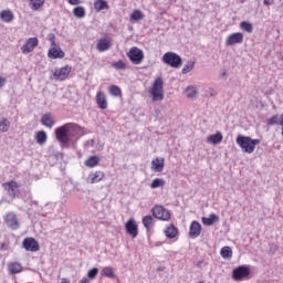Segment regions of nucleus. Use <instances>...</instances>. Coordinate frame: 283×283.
I'll return each mask as SVG.
<instances>
[{"label": "nucleus", "instance_id": "nucleus-17", "mask_svg": "<svg viewBox=\"0 0 283 283\" xmlns=\"http://www.w3.org/2000/svg\"><path fill=\"white\" fill-rule=\"evenodd\" d=\"M95 98L99 109H107V95H105V92L103 91L97 92Z\"/></svg>", "mask_w": 283, "mask_h": 283}, {"label": "nucleus", "instance_id": "nucleus-12", "mask_svg": "<svg viewBox=\"0 0 283 283\" xmlns=\"http://www.w3.org/2000/svg\"><path fill=\"white\" fill-rule=\"evenodd\" d=\"M243 41H244V34L237 32V33H232L227 36L226 45H228V46L238 45L240 43H243Z\"/></svg>", "mask_w": 283, "mask_h": 283}, {"label": "nucleus", "instance_id": "nucleus-38", "mask_svg": "<svg viewBox=\"0 0 283 283\" xmlns=\"http://www.w3.org/2000/svg\"><path fill=\"white\" fill-rule=\"evenodd\" d=\"M144 15L143 11L140 10H134L133 13L130 14V21H143Z\"/></svg>", "mask_w": 283, "mask_h": 283}, {"label": "nucleus", "instance_id": "nucleus-34", "mask_svg": "<svg viewBox=\"0 0 283 283\" xmlns=\"http://www.w3.org/2000/svg\"><path fill=\"white\" fill-rule=\"evenodd\" d=\"M102 275H104V277H111V279L116 277V274L114 273V268L112 266L103 268Z\"/></svg>", "mask_w": 283, "mask_h": 283}, {"label": "nucleus", "instance_id": "nucleus-44", "mask_svg": "<svg viewBox=\"0 0 283 283\" xmlns=\"http://www.w3.org/2000/svg\"><path fill=\"white\" fill-rule=\"evenodd\" d=\"M193 70V62H188L184 67H182V74H189Z\"/></svg>", "mask_w": 283, "mask_h": 283}, {"label": "nucleus", "instance_id": "nucleus-13", "mask_svg": "<svg viewBox=\"0 0 283 283\" xmlns=\"http://www.w3.org/2000/svg\"><path fill=\"white\" fill-rule=\"evenodd\" d=\"M22 247L25 251L36 252L39 251V242L34 238H25L22 241Z\"/></svg>", "mask_w": 283, "mask_h": 283}, {"label": "nucleus", "instance_id": "nucleus-14", "mask_svg": "<svg viewBox=\"0 0 283 283\" xmlns=\"http://www.w3.org/2000/svg\"><path fill=\"white\" fill-rule=\"evenodd\" d=\"M125 229H126L127 233L129 235H132L133 238H137L138 237V226L136 224V221L134 219H129L126 222Z\"/></svg>", "mask_w": 283, "mask_h": 283}, {"label": "nucleus", "instance_id": "nucleus-18", "mask_svg": "<svg viewBox=\"0 0 283 283\" xmlns=\"http://www.w3.org/2000/svg\"><path fill=\"white\" fill-rule=\"evenodd\" d=\"M98 52H107L112 48V40L109 38L101 39L96 45Z\"/></svg>", "mask_w": 283, "mask_h": 283}, {"label": "nucleus", "instance_id": "nucleus-46", "mask_svg": "<svg viewBox=\"0 0 283 283\" xmlns=\"http://www.w3.org/2000/svg\"><path fill=\"white\" fill-rule=\"evenodd\" d=\"M71 6H78L81 3L80 0H67Z\"/></svg>", "mask_w": 283, "mask_h": 283}, {"label": "nucleus", "instance_id": "nucleus-49", "mask_svg": "<svg viewBox=\"0 0 283 283\" xmlns=\"http://www.w3.org/2000/svg\"><path fill=\"white\" fill-rule=\"evenodd\" d=\"M80 283H90L87 277H83Z\"/></svg>", "mask_w": 283, "mask_h": 283}, {"label": "nucleus", "instance_id": "nucleus-40", "mask_svg": "<svg viewBox=\"0 0 283 283\" xmlns=\"http://www.w3.org/2000/svg\"><path fill=\"white\" fill-rule=\"evenodd\" d=\"M186 96L188 98H196V96H198V92L196 91V87L193 86H188L186 88Z\"/></svg>", "mask_w": 283, "mask_h": 283}, {"label": "nucleus", "instance_id": "nucleus-35", "mask_svg": "<svg viewBox=\"0 0 283 283\" xmlns=\"http://www.w3.org/2000/svg\"><path fill=\"white\" fill-rule=\"evenodd\" d=\"M45 0H30L31 10H40L44 6Z\"/></svg>", "mask_w": 283, "mask_h": 283}, {"label": "nucleus", "instance_id": "nucleus-26", "mask_svg": "<svg viewBox=\"0 0 283 283\" xmlns=\"http://www.w3.org/2000/svg\"><path fill=\"white\" fill-rule=\"evenodd\" d=\"M65 53L61 49L52 48L49 50V59H63Z\"/></svg>", "mask_w": 283, "mask_h": 283}, {"label": "nucleus", "instance_id": "nucleus-27", "mask_svg": "<svg viewBox=\"0 0 283 283\" xmlns=\"http://www.w3.org/2000/svg\"><path fill=\"white\" fill-rule=\"evenodd\" d=\"M165 235L166 238L174 240V238L178 235V229L174 224H170L166 228Z\"/></svg>", "mask_w": 283, "mask_h": 283}, {"label": "nucleus", "instance_id": "nucleus-29", "mask_svg": "<svg viewBox=\"0 0 283 283\" xmlns=\"http://www.w3.org/2000/svg\"><path fill=\"white\" fill-rule=\"evenodd\" d=\"M220 255H221V258H223V260H229V259L233 258V250H231V247L226 245V247L221 248Z\"/></svg>", "mask_w": 283, "mask_h": 283}, {"label": "nucleus", "instance_id": "nucleus-6", "mask_svg": "<svg viewBox=\"0 0 283 283\" xmlns=\"http://www.w3.org/2000/svg\"><path fill=\"white\" fill-rule=\"evenodd\" d=\"M127 56L134 65H140V63H143V59H145V53H143V50L137 46H133L127 53Z\"/></svg>", "mask_w": 283, "mask_h": 283}, {"label": "nucleus", "instance_id": "nucleus-37", "mask_svg": "<svg viewBox=\"0 0 283 283\" xmlns=\"http://www.w3.org/2000/svg\"><path fill=\"white\" fill-rule=\"evenodd\" d=\"M240 28L243 30V32H248L249 34L253 32V24H251V22L243 21L240 23Z\"/></svg>", "mask_w": 283, "mask_h": 283}, {"label": "nucleus", "instance_id": "nucleus-25", "mask_svg": "<svg viewBox=\"0 0 283 283\" xmlns=\"http://www.w3.org/2000/svg\"><path fill=\"white\" fill-rule=\"evenodd\" d=\"M8 271L12 275H17V273H21V271H23V266L21 265V263L13 262L8 265Z\"/></svg>", "mask_w": 283, "mask_h": 283}, {"label": "nucleus", "instance_id": "nucleus-7", "mask_svg": "<svg viewBox=\"0 0 283 283\" xmlns=\"http://www.w3.org/2000/svg\"><path fill=\"white\" fill-rule=\"evenodd\" d=\"M19 187H21V185L14 180L2 184V188L8 192L9 198H17V196H19Z\"/></svg>", "mask_w": 283, "mask_h": 283}, {"label": "nucleus", "instance_id": "nucleus-48", "mask_svg": "<svg viewBox=\"0 0 283 283\" xmlns=\"http://www.w3.org/2000/svg\"><path fill=\"white\" fill-rule=\"evenodd\" d=\"M263 4L264 6H273V0H264Z\"/></svg>", "mask_w": 283, "mask_h": 283}, {"label": "nucleus", "instance_id": "nucleus-41", "mask_svg": "<svg viewBox=\"0 0 283 283\" xmlns=\"http://www.w3.org/2000/svg\"><path fill=\"white\" fill-rule=\"evenodd\" d=\"M158 187H165V181L160 178L154 179L150 184L151 189H158Z\"/></svg>", "mask_w": 283, "mask_h": 283}, {"label": "nucleus", "instance_id": "nucleus-50", "mask_svg": "<svg viewBox=\"0 0 283 283\" xmlns=\"http://www.w3.org/2000/svg\"><path fill=\"white\" fill-rule=\"evenodd\" d=\"M223 76H227V72L223 73Z\"/></svg>", "mask_w": 283, "mask_h": 283}, {"label": "nucleus", "instance_id": "nucleus-15", "mask_svg": "<svg viewBox=\"0 0 283 283\" xmlns=\"http://www.w3.org/2000/svg\"><path fill=\"white\" fill-rule=\"evenodd\" d=\"M200 233H202V226L198 221H192L189 230L190 238L196 239Z\"/></svg>", "mask_w": 283, "mask_h": 283}, {"label": "nucleus", "instance_id": "nucleus-32", "mask_svg": "<svg viewBox=\"0 0 283 283\" xmlns=\"http://www.w3.org/2000/svg\"><path fill=\"white\" fill-rule=\"evenodd\" d=\"M108 94H111V96H114L115 98H118L123 96V91H120V87L116 85H111L108 87Z\"/></svg>", "mask_w": 283, "mask_h": 283}, {"label": "nucleus", "instance_id": "nucleus-22", "mask_svg": "<svg viewBox=\"0 0 283 283\" xmlns=\"http://www.w3.org/2000/svg\"><path fill=\"white\" fill-rule=\"evenodd\" d=\"M142 223L147 229V231H151V229L155 227V220L154 217L150 214L143 217Z\"/></svg>", "mask_w": 283, "mask_h": 283}, {"label": "nucleus", "instance_id": "nucleus-9", "mask_svg": "<svg viewBox=\"0 0 283 283\" xmlns=\"http://www.w3.org/2000/svg\"><path fill=\"white\" fill-rule=\"evenodd\" d=\"M251 275V270L247 265H240L232 271V277L237 282L244 280V277H249Z\"/></svg>", "mask_w": 283, "mask_h": 283}, {"label": "nucleus", "instance_id": "nucleus-23", "mask_svg": "<svg viewBox=\"0 0 283 283\" xmlns=\"http://www.w3.org/2000/svg\"><path fill=\"white\" fill-rule=\"evenodd\" d=\"M0 18L4 23H12L14 21V13L10 10H3L0 12Z\"/></svg>", "mask_w": 283, "mask_h": 283}, {"label": "nucleus", "instance_id": "nucleus-47", "mask_svg": "<svg viewBox=\"0 0 283 283\" xmlns=\"http://www.w3.org/2000/svg\"><path fill=\"white\" fill-rule=\"evenodd\" d=\"M49 39H50L52 45H55V41H54L55 36H54V34L51 33V34L49 35Z\"/></svg>", "mask_w": 283, "mask_h": 283}, {"label": "nucleus", "instance_id": "nucleus-19", "mask_svg": "<svg viewBox=\"0 0 283 283\" xmlns=\"http://www.w3.org/2000/svg\"><path fill=\"white\" fill-rule=\"evenodd\" d=\"M105 178V172L97 170L95 172H91L88 175V181L91 185H96V182H101Z\"/></svg>", "mask_w": 283, "mask_h": 283}, {"label": "nucleus", "instance_id": "nucleus-10", "mask_svg": "<svg viewBox=\"0 0 283 283\" xmlns=\"http://www.w3.org/2000/svg\"><path fill=\"white\" fill-rule=\"evenodd\" d=\"M70 72H72V67L70 65H66L61 69H55L53 72V76L55 81H65L67 76H70Z\"/></svg>", "mask_w": 283, "mask_h": 283}, {"label": "nucleus", "instance_id": "nucleus-30", "mask_svg": "<svg viewBox=\"0 0 283 283\" xmlns=\"http://www.w3.org/2000/svg\"><path fill=\"white\" fill-rule=\"evenodd\" d=\"M35 140L38 145H45L48 143V134L44 130H39L35 134Z\"/></svg>", "mask_w": 283, "mask_h": 283}, {"label": "nucleus", "instance_id": "nucleus-39", "mask_svg": "<svg viewBox=\"0 0 283 283\" xmlns=\"http://www.w3.org/2000/svg\"><path fill=\"white\" fill-rule=\"evenodd\" d=\"M282 123V115H273L269 120L268 125H280Z\"/></svg>", "mask_w": 283, "mask_h": 283}, {"label": "nucleus", "instance_id": "nucleus-31", "mask_svg": "<svg viewBox=\"0 0 283 283\" xmlns=\"http://www.w3.org/2000/svg\"><path fill=\"white\" fill-rule=\"evenodd\" d=\"M94 8L97 12H101V10H109V4L105 0H95Z\"/></svg>", "mask_w": 283, "mask_h": 283}, {"label": "nucleus", "instance_id": "nucleus-2", "mask_svg": "<svg viewBox=\"0 0 283 283\" xmlns=\"http://www.w3.org/2000/svg\"><path fill=\"white\" fill-rule=\"evenodd\" d=\"M235 143L245 154H253L255 151V146L260 145V139H253L249 136L239 135Z\"/></svg>", "mask_w": 283, "mask_h": 283}, {"label": "nucleus", "instance_id": "nucleus-45", "mask_svg": "<svg viewBox=\"0 0 283 283\" xmlns=\"http://www.w3.org/2000/svg\"><path fill=\"white\" fill-rule=\"evenodd\" d=\"M6 83H8V78H6V77H0V90H1V87H4V86H6Z\"/></svg>", "mask_w": 283, "mask_h": 283}, {"label": "nucleus", "instance_id": "nucleus-21", "mask_svg": "<svg viewBox=\"0 0 283 283\" xmlns=\"http://www.w3.org/2000/svg\"><path fill=\"white\" fill-rule=\"evenodd\" d=\"M151 169L154 171H163L165 169V158H156L151 161Z\"/></svg>", "mask_w": 283, "mask_h": 283}, {"label": "nucleus", "instance_id": "nucleus-8", "mask_svg": "<svg viewBox=\"0 0 283 283\" xmlns=\"http://www.w3.org/2000/svg\"><path fill=\"white\" fill-rule=\"evenodd\" d=\"M4 224L8 227V229H12V231H17L21 227V223H19V218L14 212H9L4 216Z\"/></svg>", "mask_w": 283, "mask_h": 283}, {"label": "nucleus", "instance_id": "nucleus-4", "mask_svg": "<svg viewBox=\"0 0 283 283\" xmlns=\"http://www.w3.org/2000/svg\"><path fill=\"white\" fill-rule=\"evenodd\" d=\"M163 62L166 63V65H170V67L178 69L182 65V57L177 53L167 52L163 55Z\"/></svg>", "mask_w": 283, "mask_h": 283}, {"label": "nucleus", "instance_id": "nucleus-11", "mask_svg": "<svg viewBox=\"0 0 283 283\" xmlns=\"http://www.w3.org/2000/svg\"><path fill=\"white\" fill-rule=\"evenodd\" d=\"M39 45V39L38 38H29L25 42V44H23L21 46V52L23 54H30V52L34 51V48H36Z\"/></svg>", "mask_w": 283, "mask_h": 283}, {"label": "nucleus", "instance_id": "nucleus-33", "mask_svg": "<svg viewBox=\"0 0 283 283\" xmlns=\"http://www.w3.org/2000/svg\"><path fill=\"white\" fill-rule=\"evenodd\" d=\"M10 129V120L8 118L0 117V134H6Z\"/></svg>", "mask_w": 283, "mask_h": 283}, {"label": "nucleus", "instance_id": "nucleus-42", "mask_svg": "<svg viewBox=\"0 0 283 283\" xmlns=\"http://www.w3.org/2000/svg\"><path fill=\"white\" fill-rule=\"evenodd\" d=\"M113 67H114L115 70H126V69H127V65L125 64V62H123L122 60H119V61L113 63Z\"/></svg>", "mask_w": 283, "mask_h": 283}, {"label": "nucleus", "instance_id": "nucleus-36", "mask_svg": "<svg viewBox=\"0 0 283 283\" xmlns=\"http://www.w3.org/2000/svg\"><path fill=\"white\" fill-rule=\"evenodd\" d=\"M73 14L76 17V19H84L85 17V8L83 7H75L73 9Z\"/></svg>", "mask_w": 283, "mask_h": 283}, {"label": "nucleus", "instance_id": "nucleus-43", "mask_svg": "<svg viewBox=\"0 0 283 283\" xmlns=\"http://www.w3.org/2000/svg\"><path fill=\"white\" fill-rule=\"evenodd\" d=\"M96 275H98V268H93L87 272V277L90 280H95Z\"/></svg>", "mask_w": 283, "mask_h": 283}, {"label": "nucleus", "instance_id": "nucleus-3", "mask_svg": "<svg viewBox=\"0 0 283 283\" xmlns=\"http://www.w3.org/2000/svg\"><path fill=\"white\" fill-rule=\"evenodd\" d=\"M150 211L157 220H163L164 222L171 220V212L160 205L153 207Z\"/></svg>", "mask_w": 283, "mask_h": 283}, {"label": "nucleus", "instance_id": "nucleus-24", "mask_svg": "<svg viewBox=\"0 0 283 283\" xmlns=\"http://www.w3.org/2000/svg\"><path fill=\"white\" fill-rule=\"evenodd\" d=\"M222 138H223L222 133L217 132L216 134L208 136L207 142L210 145H220V142L222 140Z\"/></svg>", "mask_w": 283, "mask_h": 283}, {"label": "nucleus", "instance_id": "nucleus-1", "mask_svg": "<svg viewBox=\"0 0 283 283\" xmlns=\"http://www.w3.org/2000/svg\"><path fill=\"white\" fill-rule=\"evenodd\" d=\"M80 129H81V126H78L77 124H74V123L64 124L63 126L57 127L55 129L56 140H59L61 145H67L70 143V134H72V132H78Z\"/></svg>", "mask_w": 283, "mask_h": 283}, {"label": "nucleus", "instance_id": "nucleus-20", "mask_svg": "<svg viewBox=\"0 0 283 283\" xmlns=\"http://www.w3.org/2000/svg\"><path fill=\"white\" fill-rule=\"evenodd\" d=\"M201 222L206 227H212L214 222H220V217L216 213H211L209 217H202Z\"/></svg>", "mask_w": 283, "mask_h": 283}, {"label": "nucleus", "instance_id": "nucleus-5", "mask_svg": "<svg viewBox=\"0 0 283 283\" xmlns=\"http://www.w3.org/2000/svg\"><path fill=\"white\" fill-rule=\"evenodd\" d=\"M153 96V101H163L165 98V93L163 92V77H157L153 83V87L150 91Z\"/></svg>", "mask_w": 283, "mask_h": 283}, {"label": "nucleus", "instance_id": "nucleus-28", "mask_svg": "<svg viewBox=\"0 0 283 283\" xmlns=\"http://www.w3.org/2000/svg\"><path fill=\"white\" fill-rule=\"evenodd\" d=\"M98 163H101V158H98V156H91L85 160L84 165L85 167H90L92 169L97 167Z\"/></svg>", "mask_w": 283, "mask_h": 283}, {"label": "nucleus", "instance_id": "nucleus-16", "mask_svg": "<svg viewBox=\"0 0 283 283\" xmlns=\"http://www.w3.org/2000/svg\"><path fill=\"white\" fill-rule=\"evenodd\" d=\"M41 125H43V127L52 129L54 125H56V122L54 120V117H52V114L46 113L41 117Z\"/></svg>", "mask_w": 283, "mask_h": 283}]
</instances>
